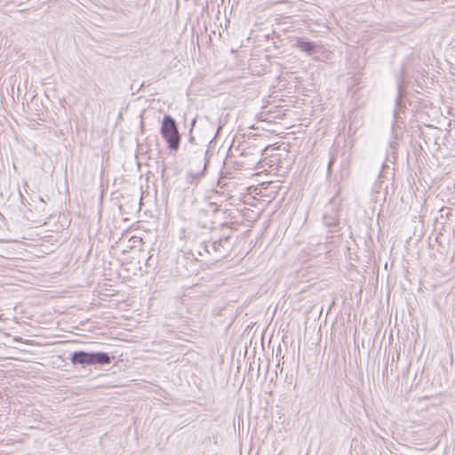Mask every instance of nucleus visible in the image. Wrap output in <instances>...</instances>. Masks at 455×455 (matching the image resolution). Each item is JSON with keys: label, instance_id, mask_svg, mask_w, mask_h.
Returning <instances> with one entry per match:
<instances>
[{"label": "nucleus", "instance_id": "f257e3e1", "mask_svg": "<svg viewBox=\"0 0 455 455\" xmlns=\"http://www.w3.org/2000/svg\"><path fill=\"white\" fill-rule=\"evenodd\" d=\"M163 139L166 141L172 151H177L180 148V134L176 121L171 116H164L160 129Z\"/></svg>", "mask_w": 455, "mask_h": 455}, {"label": "nucleus", "instance_id": "f03ea898", "mask_svg": "<svg viewBox=\"0 0 455 455\" xmlns=\"http://www.w3.org/2000/svg\"><path fill=\"white\" fill-rule=\"evenodd\" d=\"M71 360L74 363L78 364H108L111 362L110 356L104 352L87 353L84 351L75 352Z\"/></svg>", "mask_w": 455, "mask_h": 455}, {"label": "nucleus", "instance_id": "7ed1b4c3", "mask_svg": "<svg viewBox=\"0 0 455 455\" xmlns=\"http://www.w3.org/2000/svg\"><path fill=\"white\" fill-rule=\"evenodd\" d=\"M296 46L302 52H307V54H313L315 52V45L308 41L304 40L303 38H298L296 41Z\"/></svg>", "mask_w": 455, "mask_h": 455}, {"label": "nucleus", "instance_id": "20e7f679", "mask_svg": "<svg viewBox=\"0 0 455 455\" xmlns=\"http://www.w3.org/2000/svg\"><path fill=\"white\" fill-rule=\"evenodd\" d=\"M381 186H382V182L377 181L372 188L373 192L376 194L379 193L380 189H381Z\"/></svg>", "mask_w": 455, "mask_h": 455}]
</instances>
